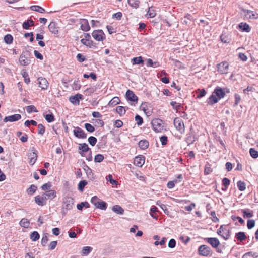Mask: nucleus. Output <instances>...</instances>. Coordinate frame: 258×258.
Masks as SVG:
<instances>
[{
  "label": "nucleus",
  "mask_w": 258,
  "mask_h": 258,
  "mask_svg": "<svg viewBox=\"0 0 258 258\" xmlns=\"http://www.w3.org/2000/svg\"><path fill=\"white\" fill-rule=\"evenodd\" d=\"M88 141L91 146H94L96 144L97 139L94 137L91 136L88 138Z\"/></svg>",
  "instance_id": "nucleus-50"
},
{
  "label": "nucleus",
  "mask_w": 258,
  "mask_h": 258,
  "mask_svg": "<svg viewBox=\"0 0 258 258\" xmlns=\"http://www.w3.org/2000/svg\"><path fill=\"white\" fill-rule=\"evenodd\" d=\"M62 213L66 214L68 210L72 209L74 205V199L71 197H66L63 201Z\"/></svg>",
  "instance_id": "nucleus-1"
},
{
  "label": "nucleus",
  "mask_w": 258,
  "mask_h": 258,
  "mask_svg": "<svg viewBox=\"0 0 258 258\" xmlns=\"http://www.w3.org/2000/svg\"><path fill=\"white\" fill-rule=\"evenodd\" d=\"M78 148L79 150L84 152H86L90 150L88 145L86 143L80 144Z\"/></svg>",
  "instance_id": "nucleus-31"
},
{
  "label": "nucleus",
  "mask_w": 258,
  "mask_h": 258,
  "mask_svg": "<svg viewBox=\"0 0 258 258\" xmlns=\"http://www.w3.org/2000/svg\"><path fill=\"white\" fill-rule=\"evenodd\" d=\"M138 145L142 149H146L149 146V143L147 140H141L139 142Z\"/></svg>",
  "instance_id": "nucleus-27"
},
{
  "label": "nucleus",
  "mask_w": 258,
  "mask_h": 258,
  "mask_svg": "<svg viewBox=\"0 0 258 258\" xmlns=\"http://www.w3.org/2000/svg\"><path fill=\"white\" fill-rule=\"evenodd\" d=\"M87 184L86 180L81 181L78 184V189L80 191H83L85 185Z\"/></svg>",
  "instance_id": "nucleus-46"
},
{
  "label": "nucleus",
  "mask_w": 258,
  "mask_h": 258,
  "mask_svg": "<svg viewBox=\"0 0 258 258\" xmlns=\"http://www.w3.org/2000/svg\"><path fill=\"white\" fill-rule=\"evenodd\" d=\"M30 222L27 219L23 218L20 222V225L24 228H28Z\"/></svg>",
  "instance_id": "nucleus-34"
},
{
  "label": "nucleus",
  "mask_w": 258,
  "mask_h": 258,
  "mask_svg": "<svg viewBox=\"0 0 258 258\" xmlns=\"http://www.w3.org/2000/svg\"><path fill=\"white\" fill-rule=\"evenodd\" d=\"M218 98L213 93L208 99V103L213 105V104L217 103L218 101Z\"/></svg>",
  "instance_id": "nucleus-26"
},
{
  "label": "nucleus",
  "mask_w": 258,
  "mask_h": 258,
  "mask_svg": "<svg viewBox=\"0 0 258 258\" xmlns=\"http://www.w3.org/2000/svg\"><path fill=\"white\" fill-rule=\"evenodd\" d=\"M136 123L138 125H141L143 122V118L139 115H136L135 117Z\"/></svg>",
  "instance_id": "nucleus-51"
},
{
  "label": "nucleus",
  "mask_w": 258,
  "mask_h": 258,
  "mask_svg": "<svg viewBox=\"0 0 258 258\" xmlns=\"http://www.w3.org/2000/svg\"><path fill=\"white\" fill-rule=\"evenodd\" d=\"M26 110L28 113H31L32 112H37V110L34 105H29L26 107Z\"/></svg>",
  "instance_id": "nucleus-49"
},
{
  "label": "nucleus",
  "mask_w": 258,
  "mask_h": 258,
  "mask_svg": "<svg viewBox=\"0 0 258 258\" xmlns=\"http://www.w3.org/2000/svg\"><path fill=\"white\" fill-rule=\"evenodd\" d=\"M34 22L32 19H28L27 21L23 22L22 26L25 29H28L30 26H33Z\"/></svg>",
  "instance_id": "nucleus-25"
},
{
  "label": "nucleus",
  "mask_w": 258,
  "mask_h": 258,
  "mask_svg": "<svg viewBox=\"0 0 258 258\" xmlns=\"http://www.w3.org/2000/svg\"><path fill=\"white\" fill-rule=\"evenodd\" d=\"M73 133L76 137L78 138L85 139L87 137L86 134L84 131L79 127H76L73 131Z\"/></svg>",
  "instance_id": "nucleus-6"
},
{
  "label": "nucleus",
  "mask_w": 258,
  "mask_h": 258,
  "mask_svg": "<svg viewBox=\"0 0 258 258\" xmlns=\"http://www.w3.org/2000/svg\"><path fill=\"white\" fill-rule=\"evenodd\" d=\"M116 112L120 114V115H122L125 113V109L122 106H117L116 108Z\"/></svg>",
  "instance_id": "nucleus-45"
},
{
  "label": "nucleus",
  "mask_w": 258,
  "mask_h": 258,
  "mask_svg": "<svg viewBox=\"0 0 258 258\" xmlns=\"http://www.w3.org/2000/svg\"><path fill=\"white\" fill-rule=\"evenodd\" d=\"M83 99V96L81 94H77L75 96H71L69 98L70 101L73 104H79L80 102V99Z\"/></svg>",
  "instance_id": "nucleus-12"
},
{
  "label": "nucleus",
  "mask_w": 258,
  "mask_h": 258,
  "mask_svg": "<svg viewBox=\"0 0 258 258\" xmlns=\"http://www.w3.org/2000/svg\"><path fill=\"white\" fill-rule=\"evenodd\" d=\"M91 249H92V248L90 247L86 246V247H83V248L82 249V252H83V254L87 255L91 252Z\"/></svg>",
  "instance_id": "nucleus-57"
},
{
  "label": "nucleus",
  "mask_w": 258,
  "mask_h": 258,
  "mask_svg": "<svg viewBox=\"0 0 258 258\" xmlns=\"http://www.w3.org/2000/svg\"><path fill=\"white\" fill-rule=\"evenodd\" d=\"M156 15V12L152 7L149 8L147 15H148L150 18H154Z\"/></svg>",
  "instance_id": "nucleus-42"
},
{
  "label": "nucleus",
  "mask_w": 258,
  "mask_h": 258,
  "mask_svg": "<svg viewBox=\"0 0 258 258\" xmlns=\"http://www.w3.org/2000/svg\"><path fill=\"white\" fill-rule=\"evenodd\" d=\"M80 24L81 25V29L84 31H88L90 30V27L89 25L87 20L85 19H82L80 20Z\"/></svg>",
  "instance_id": "nucleus-13"
},
{
  "label": "nucleus",
  "mask_w": 258,
  "mask_h": 258,
  "mask_svg": "<svg viewBox=\"0 0 258 258\" xmlns=\"http://www.w3.org/2000/svg\"><path fill=\"white\" fill-rule=\"evenodd\" d=\"M37 81L39 87L42 89L46 90L48 88L49 83L45 78L39 77Z\"/></svg>",
  "instance_id": "nucleus-7"
},
{
  "label": "nucleus",
  "mask_w": 258,
  "mask_h": 258,
  "mask_svg": "<svg viewBox=\"0 0 258 258\" xmlns=\"http://www.w3.org/2000/svg\"><path fill=\"white\" fill-rule=\"evenodd\" d=\"M106 179L112 185H117V181L112 179V176L111 175L109 174L107 175L106 177Z\"/></svg>",
  "instance_id": "nucleus-48"
},
{
  "label": "nucleus",
  "mask_w": 258,
  "mask_h": 258,
  "mask_svg": "<svg viewBox=\"0 0 258 258\" xmlns=\"http://www.w3.org/2000/svg\"><path fill=\"white\" fill-rule=\"evenodd\" d=\"M48 29L51 32L55 34H56L58 33V30L56 26V24L54 22H51L49 24L48 26Z\"/></svg>",
  "instance_id": "nucleus-19"
},
{
  "label": "nucleus",
  "mask_w": 258,
  "mask_h": 258,
  "mask_svg": "<svg viewBox=\"0 0 258 258\" xmlns=\"http://www.w3.org/2000/svg\"><path fill=\"white\" fill-rule=\"evenodd\" d=\"M238 57L243 61H246L247 60V57L244 53H239Z\"/></svg>",
  "instance_id": "nucleus-63"
},
{
  "label": "nucleus",
  "mask_w": 258,
  "mask_h": 258,
  "mask_svg": "<svg viewBox=\"0 0 258 258\" xmlns=\"http://www.w3.org/2000/svg\"><path fill=\"white\" fill-rule=\"evenodd\" d=\"M81 42L82 44L90 48L95 47V45L91 40L82 39Z\"/></svg>",
  "instance_id": "nucleus-21"
},
{
  "label": "nucleus",
  "mask_w": 258,
  "mask_h": 258,
  "mask_svg": "<svg viewBox=\"0 0 258 258\" xmlns=\"http://www.w3.org/2000/svg\"><path fill=\"white\" fill-rule=\"evenodd\" d=\"M97 208L101 210H106L107 208V204L103 201H100L98 202V204L96 206Z\"/></svg>",
  "instance_id": "nucleus-35"
},
{
  "label": "nucleus",
  "mask_w": 258,
  "mask_h": 258,
  "mask_svg": "<svg viewBox=\"0 0 258 258\" xmlns=\"http://www.w3.org/2000/svg\"><path fill=\"white\" fill-rule=\"evenodd\" d=\"M246 235L243 232H239L236 234V238L237 240L242 241L246 239Z\"/></svg>",
  "instance_id": "nucleus-29"
},
{
  "label": "nucleus",
  "mask_w": 258,
  "mask_h": 258,
  "mask_svg": "<svg viewBox=\"0 0 258 258\" xmlns=\"http://www.w3.org/2000/svg\"><path fill=\"white\" fill-rule=\"evenodd\" d=\"M92 36L98 41H103L105 39L104 33L101 30H94L92 33Z\"/></svg>",
  "instance_id": "nucleus-4"
},
{
  "label": "nucleus",
  "mask_w": 258,
  "mask_h": 258,
  "mask_svg": "<svg viewBox=\"0 0 258 258\" xmlns=\"http://www.w3.org/2000/svg\"><path fill=\"white\" fill-rule=\"evenodd\" d=\"M207 242L213 247H217L219 244V241L216 238H208Z\"/></svg>",
  "instance_id": "nucleus-17"
},
{
  "label": "nucleus",
  "mask_w": 258,
  "mask_h": 258,
  "mask_svg": "<svg viewBox=\"0 0 258 258\" xmlns=\"http://www.w3.org/2000/svg\"><path fill=\"white\" fill-rule=\"evenodd\" d=\"M126 97L128 100L133 102H137L138 97L132 91L128 90L126 92Z\"/></svg>",
  "instance_id": "nucleus-14"
},
{
  "label": "nucleus",
  "mask_w": 258,
  "mask_h": 258,
  "mask_svg": "<svg viewBox=\"0 0 258 258\" xmlns=\"http://www.w3.org/2000/svg\"><path fill=\"white\" fill-rule=\"evenodd\" d=\"M48 241V234L46 233L43 235L41 239V244L43 246H45Z\"/></svg>",
  "instance_id": "nucleus-47"
},
{
  "label": "nucleus",
  "mask_w": 258,
  "mask_h": 258,
  "mask_svg": "<svg viewBox=\"0 0 258 258\" xmlns=\"http://www.w3.org/2000/svg\"><path fill=\"white\" fill-rule=\"evenodd\" d=\"M247 226L249 229H252L255 226V221L254 220H248Z\"/></svg>",
  "instance_id": "nucleus-55"
},
{
  "label": "nucleus",
  "mask_w": 258,
  "mask_h": 258,
  "mask_svg": "<svg viewBox=\"0 0 258 258\" xmlns=\"http://www.w3.org/2000/svg\"><path fill=\"white\" fill-rule=\"evenodd\" d=\"M199 253L200 255L207 256L210 254V248L207 245H202L199 247Z\"/></svg>",
  "instance_id": "nucleus-5"
},
{
  "label": "nucleus",
  "mask_w": 258,
  "mask_h": 258,
  "mask_svg": "<svg viewBox=\"0 0 258 258\" xmlns=\"http://www.w3.org/2000/svg\"><path fill=\"white\" fill-rule=\"evenodd\" d=\"M85 127L88 132L90 133L93 132L95 131L94 127L89 123L85 124Z\"/></svg>",
  "instance_id": "nucleus-52"
},
{
  "label": "nucleus",
  "mask_w": 258,
  "mask_h": 258,
  "mask_svg": "<svg viewBox=\"0 0 258 258\" xmlns=\"http://www.w3.org/2000/svg\"><path fill=\"white\" fill-rule=\"evenodd\" d=\"M119 98L118 97H114L109 101L108 105L113 106L119 104Z\"/></svg>",
  "instance_id": "nucleus-33"
},
{
  "label": "nucleus",
  "mask_w": 258,
  "mask_h": 258,
  "mask_svg": "<svg viewBox=\"0 0 258 258\" xmlns=\"http://www.w3.org/2000/svg\"><path fill=\"white\" fill-rule=\"evenodd\" d=\"M21 118V116L20 114H16L13 115H10L8 116H6L4 118L3 121L5 122H7L8 121L10 122H14L16 121H18L20 120Z\"/></svg>",
  "instance_id": "nucleus-10"
},
{
  "label": "nucleus",
  "mask_w": 258,
  "mask_h": 258,
  "mask_svg": "<svg viewBox=\"0 0 258 258\" xmlns=\"http://www.w3.org/2000/svg\"><path fill=\"white\" fill-rule=\"evenodd\" d=\"M22 75L24 78L25 82L27 84H28L30 82V79L29 78L28 73L26 72H23L22 73Z\"/></svg>",
  "instance_id": "nucleus-58"
},
{
  "label": "nucleus",
  "mask_w": 258,
  "mask_h": 258,
  "mask_svg": "<svg viewBox=\"0 0 258 258\" xmlns=\"http://www.w3.org/2000/svg\"><path fill=\"white\" fill-rule=\"evenodd\" d=\"M45 131V127L42 124H39L38 125V134L42 135L44 133Z\"/></svg>",
  "instance_id": "nucleus-54"
},
{
  "label": "nucleus",
  "mask_w": 258,
  "mask_h": 258,
  "mask_svg": "<svg viewBox=\"0 0 258 258\" xmlns=\"http://www.w3.org/2000/svg\"><path fill=\"white\" fill-rule=\"evenodd\" d=\"M249 153L251 156L253 158H257L258 157V151L253 148H250Z\"/></svg>",
  "instance_id": "nucleus-44"
},
{
  "label": "nucleus",
  "mask_w": 258,
  "mask_h": 258,
  "mask_svg": "<svg viewBox=\"0 0 258 258\" xmlns=\"http://www.w3.org/2000/svg\"><path fill=\"white\" fill-rule=\"evenodd\" d=\"M213 93L216 95L219 100L222 98H223L225 95L224 92L220 87H217L213 92Z\"/></svg>",
  "instance_id": "nucleus-15"
},
{
  "label": "nucleus",
  "mask_w": 258,
  "mask_h": 258,
  "mask_svg": "<svg viewBox=\"0 0 258 258\" xmlns=\"http://www.w3.org/2000/svg\"><path fill=\"white\" fill-rule=\"evenodd\" d=\"M45 119L48 122H51L54 120V116L52 114H47L45 116Z\"/></svg>",
  "instance_id": "nucleus-59"
},
{
  "label": "nucleus",
  "mask_w": 258,
  "mask_h": 258,
  "mask_svg": "<svg viewBox=\"0 0 258 258\" xmlns=\"http://www.w3.org/2000/svg\"><path fill=\"white\" fill-rule=\"evenodd\" d=\"M19 62L22 66H27L30 63V60L24 54H21L19 58Z\"/></svg>",
  "instance_id": "nucleus-16"
},
{
  "label": "nucleus",
  "mask_w": 258,
  "mask_h": 258,
  "mask_svg": "<svg viewBox=\"0 0 258 258\" xmlns=\"http://www.w3.org/2000/svg\"><path fill=\"white\" fill-rule=\"evenodd\" d=\"M239 27L240 29H241L242 30L245 31L247 32H249L250 30V28L249 25H248L246 23H241L239 25Z\"/></svg>",
  "instance_id": "nucleus-30"
},
{
  "label": "nucleus",
  "mask_w": 258,
  "mask_h": 258,
  "mask_svg": "<svg viewBox=\"0 0 258 258\" xmlns=\"http://www.w3.org/2000/svg\"><path fill=\"white\" fill-rule=\"evenodd\" d=\"M30 9L32 11H36L41 13L45 12V10L39 6H32L30 7Z\"/></svg>",
  "instance_id": "nucleus-32"
},
{
  "label": "nucleus",
  "mask_w": 258,
  "mask_h": 258,
  "mask_svg": "<svg viewBox=\"0 0 258 258\" xmlns=\"http://www.w3.org/2000/svg\"><path fill=\"white\" fill-rule=\"evenodd\" d=\"M152 127L156 132H162L164 130L163 121L160 119H155L152 121Z\"/></svg>",
  "instance_id": "nucleus-2"
},
{
  "label": "nucleus",
  "mask_w": 258,
  "mask_h": 258,
  "mask_svg": "<svg viewBox=\"0 0 258 258\" xmlns=\"http://www.w3.org/2000/svg\"><path fill=\"white\" fill-rule=\"evenodd\" d=\"M149 104L147 103H143L140 106L141 110H143L147 116L151 115V111L148 108Z\"/></svg>",
  "instance_id": "nucleus-18"
},
{
  "label": "nucleus",
  "mask_w": 258,
  "mask_h": 258,
  "mask_svg": "<svg viewBox=\"0 0 258 258\" xmlns=\"http://www.w3.org/2000/svg\"><path fill=\"white\" fill-rule=\"evenodd\" d=\"M39 234L36 231H34L30 235V238L33 241H36L39 238Z\"/></svg>",
  "instance_id": "nucleus-37"
},
{
  "label": "nucleus",
  "mask_w": 258,
  "mask_h": 258,
  "mask_svg": "<svg viewBox=\"0 0 258 258\" xmlns=\"http://www.w3.org/2000/svg\"><path fill=\"white\" fill-rule=\"evenodd\" d=\"M237 187L239 190L244 191L246 188V184L243 181H239L237 182Z\"/></svg>",
  "instance_id": "nucleus-38"
},
{
  "label": "nucleus",
  "mask_w": 258,
  "mask_h": 258,
  "mask_svg": "<svg viewBox=\"0 0 258 258\" xmlns=\"http://www.w3.org/2000/svg\"><path fill=\"white\" fill-rule=\"evenodd\" d=\"M242 258H255L252 252H248L244 254Z\"/></svg>",
  "instance_id": "nucleus-64"
},
{
  "label": "nucleus",
  "mask_w": 258,
  "mask_h": 258,
  "mask_svg": "<svg viewBox=\"0 0 258 258\" xmlns=\"http://www.w3.org/2000/svg\"><path fill=\"white\" fill-rule=\"evenodd\" d=\"M43 196L47 197V199H53L56 196V192L54 190H49L43 194Z\"/></svg>",
  "instance_id": "nucleus-20"
},
{
  "label": "nucleus",
  "mask_w": 258,
  "mask_h": 258,
  "mask_svg": "<svg viewBox=\"0 0 258 258\" xmlns=\"http://www.w3.org/2000/svg\"><path fill=\"white\" fill-rule=\"evenodd\" d=\"M47 198L46 196L42 195L37 196L35 198V202L39 206H43L46 204Z\"/></svg>",
  "instance_id": "nucleus-11"
},
{
  "label": "nucleus",
  "mask_w": 258,
  "mask_h": 258,
  "mask_svg": "<svg viewBox=\"0 0 258 258\" xmlns=\"http://www.w3.org/2000/svg\"><path fill=\"white\" fill-rule=\"evenodd\" d=\"M243 13L244 17L247 19H255L258 18V14L253 11L244 10Z\"/></svg>",
  "instance_id": "nucleus-8"
},
{
  "label": "nucleus",
  "mask_w": 258,
  "mask_h": 258,
  "mask_svg": "<svg viewBox=\"0 0 258 258\" xmlns=\"http://www.w3.org/2000/svg\"><path fill=\"white\" fill-rule=\"evenodd\" d=\"M4 41L6 43L8 44H11L12 42H13V37L10 34H7L5 37H4Z\"/></svg>",
  "instance_id": "nucleus-36"
},
{
  "label": "nucleus",
  "mask_w": 258,
  "mask_h": 258,
  "mask_svg": "<svg viewBox=\"0 0 258 258\" xmlns=\"http://www.w3.org/2000/svg\"><path fill=\"white\" fill-rule=\"evenodd\" d=\"M25 125L26 126H27L28 127L30 124H32L34 126H36L37 124V123L36 121H34V120H26L25 122V123H24Z\"/></svg>",
  "instance_id": "nucleus-56"
},
{
  "label": "nucleus",
  "mask_w": 258,
  "mask_h": 258,
  "mask_svg": "<svg viewBox=\"0 0 258 258\" xmlns=\"http://www.w3.org/2000/svg\"><path fill=\"white\" fill-rule=\"evenodd\" d=\"M51 187V184L50 183H46L41 186V188L43 190H46L50 189Z\"/></svg>",
  "instance_id": "nucleus-61"
},
{
  "label": "nucleus",
  "mask_w": 258,
  "mask_h": 258,
  "mask_svg": "<svg viewBox=\"0 0 258 258\" xmlns=\"http://www.w3.org/2000/svg\"><path fill=\"white\" fill-rule=\"evenodd\" d=\"M145 163V157L143 155H139L134 159V164L136 166L141 167Z\"/></svg>",
  "instance_id": "nucleus-9"
},
{
  "label": "nucleus",
  "mask_w": 258,
  "mask_h": 258,
  "mask_svg": "<svg viewBox=\"0 0 258 258\" xmlns=\"http://www.w3.org/2000/svg\"><path fill=\"white\" fill-rule=\"evenodd\" d=\"M37 187L34 185H31L27 190V192L29 195H33L36 190Z\"/></svg>",
  "instance_id": "nucleus-41"
},
{
  "label": "nucleus",
  "mask_w": 258,
  "mask_h": 258,
  "mask_svg": "<svg viewBox=\"0 0 258 258\" xmlns=\"http://www.w3.org/2000/svg\"><path fill=\"white\" fill-rule=\"evenodd\" d=\"M174 124L177 130L182 133L184 132V125L182 120L180 118H175L174 120Z\"/></svg>",
  "instance_id": "nucleus-3"
},
{
  "label": "nucleus",
  "mask_w": 258,
  "mask_h": 258,
  "mask_svg": "<svg viewBox=\"0 0 258 258\" xmlns=\"http://www.w3.org/2000/svg\"><path fill=\"white\" fill-rule=\"evenodd\" d=\"M132 60L133 61V64H139L141 63H143V60L141 56L135 57Z\"/></svg>",
  "instance_id": "nucleus-43"
},
{
  "label": "nucleus",
  "mask_w": 258,
  "mask_h": 258,
  "mask_svg": "<svg viewBox=\"0 0 258 258\" xmlns=\"http://www.w3.org/2000/svg\"><path fill=\"white\" fill-rule=\"evenodd\" d=\"M146 65L147 67H152L153 68H157L160 66L159 63L158 61H153L151 59H147Z\"/></svg>",
  "instance_id": "nucleus-24"
},
{
  "label": "nucleus",
  "mask_w": 258,
  "mask_h": 258,
  "mask_svg": "<svg viewBox=\"0 0 258 258\" xmlns=\"http://www.w3.org/2000/svg\"><path fill=\"white\" fill-rule=\"evenodd\" d=\"M128 4L132 7L137 8L139 6L140 2L138 0H128Z\"/></svg>",
  "instance_id": "nucleus-40"
},
{
  "label": "nucleus",
  "mask_w": 258,
  "mask_h": 258,
  "mask_svg": "<svg viewBox=\"0 0 258 258\" xmlns=\"http://www.w3.org/2000/svg\"><path fill=\"white\" fill-rule=\"evenodd\" d=\"M100 201V200L96 196H94L92 198L91 200V202L95 206L98 204V202Z\"/></svg>",
  "instance_id": "nucleus-60"
},
{
  "label": "nucleus",
  "mask_w": 258,
  "mask_h": 258,
  "mask_svg": "<svg viewBox=\"0 0 258 258\" xmlns=\"http://www.w3.org/2000/svg\"><path fill=\"white\" fill-rule=\"evenodd\" d=\"M104 159V156L102 154H97L95 156L94 161L95 162H101Z\"/></svg>",
  "instance_id": "nucleus-53"
},
{
  "label": "nucleus",
  "mask_w": 258,
  "mask_h": 258,
  "mask_svg": "<svg viewBox=\"0 0 258 258\" xmlns=\"http://www.w3.org/2000/svg\"><path fill=\"white\" fill-rule=\"evenodd\" d=\"M112 211L117 214L122 215L124 213L123 209L119 205H114L112 208Z\"/></svg>",
  "instance_id": "nucleus-23"
},
{
  "label": "nucleus",
  "mask_w": 258,
  "mask_h": 258,
  "mask_svg": "<svg viewBox=\"0 0 258 258\" xmlns=\"http://www.w3.org/2000/svg\"><path fill=\"white\" fill-rule=\"evenodd\" d=\"M29 163L33 165L37 160V154L35 152L30 153L28 155Z\"/></svg>",
  "instance_id": "nucleus-22"
},
{
  "label": "nucleus",
  "mask_w": 258,
  "mask_h": 258,
  "mask_svg": "<svg viewBox=\"0 0 258 258\" xmlns=\"http://www.w3.org/2000/svg\"><path fill=\"white\" fill-rule=\"evenodd\" d=\"M176 241L174 239H171L170 240L168 243V246L170 248H173L175 246Z\"/></svg>",
  "instance_id": "nucleus-62"
},
{
  "label": "nucleus",
  "mask_w": 258,
  "mask_h": 258,
  "mask_svg": "<svg viewBox=\"0 0 258 258\" xmlns=\"http://www.w3.org/2000/svg\"><path fill=\"white\" fill-rule=\"evenodd\" d=\"M89 204L87 202H81L77 205V208L79 210H82L83 207L89 208Z\"/></svg>",
  "instance_id": "nucleus-39"
},
{
  "label": "nucleus",
  "mask_w": 258,
  "mask_h": 258,
  "mask_svg": "<svg viewBox=\"0 0 258 258\" xmlns=\"http://www.w3.org/2000/svg\"><path fill=\"white\" fill-rule=\"evenodd\" d=\"M242 212L243 214V217L247 218H251L253 216V212L250 211L249 209H244L242 210Z\"/></svg>",
  "instance_id": "nucleus-28"
}]
</instances>
